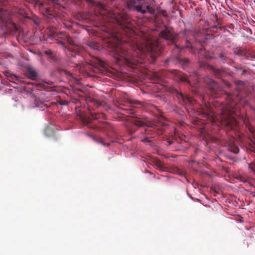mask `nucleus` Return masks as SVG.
<instances>
[{"mask_svg":"<svg viewBox=\"0 0 255 255\" xmlns=\"http://www.w3.org/2000/svg\"><path fill=\"white\" fill-rule=\"evenodd\" d=\"M161 53L158 40L147 39L132 44L128 43L114 47L113 53L117 62L124 63L128 66L141 64L143 59L149 56L153 62Z\"/></svg>","mask_w":255,"mask_h":255,"instance_id":"nucleus-1","label":"nucleus"},{"mask_svg":"<svg viewBox=\"0 0 255 255\" xmlns=\"http://www.w3.org/2000/svg\"><path fill=\"white\" fill-rule=\"evenodd\" d=\"M127 3L129 9L136 11L143 14L148 13L154 15L155 20H157L158 23L162 21V20L158 19L157 14H155V8L149 4H145V0H128Z\"/></svg>","mask_w":255,"mask_h":255,"instance_id":"nucleus-2","label":"nucleus"},{"mask_svg":"<svg viewBox=\"0 0 255 255\" xmlns=\"http://www.w3.org/2000/svg\"><path fill=\"white\" fill-rule=\"evenodd\" d=\"M224 107L221 109L222 124L227 128H234L237 126V122L234 118L232 106Z\"/></svg>","mask_w":255,"mask_h":255,"instance_id":"nucleus-3","label":"nucleus"},{"mask_svg":"<svg viewBox=\"0 0 255 255\" xmlns=\"http://www.w3.org/2000/svg\"><path fill=\"white\" fill-rule=\"evenodd\" d=\"M25 1L29 2L34 3L35 5H38L41 10H42V12L49 18H52L55 17L57 14V12L55 10L54 7L53 6H49L47 5V3L49 4H54L55 1L54 0H47L46 2H40L38 0H25Z\"/></svg>","mask_w":255,"mask_h":255,"instance_id":"nucleus-4","label":"nucleus"},{"mask_svg":"<svg viewBox=\"0 0 255 255\" xmlns=\"http://www.w3.org/2000/svg\"><path fill=\"white\" fill-rule=\"evenodd\" d=\"M175 48L173 50L172 56L166 59L165 62L168 64L181 65L184 68L189 63L190 60L189 59H181L179 54L181 48L177 45H175Z\"/></svg>","mask_w":255,"mask_h":255,"instance_id":"nucleus-5","label":"nucleus"},{"mask_svg":"<svg viewBox=\"0 0 255 255\" xmlns=\"http://www.w3.org/2000/svg\"><path fill=\"white\" fill-rule=\"evenodd\" d=\"M85 69H92L96 73L104 74L106 70V63L97 57H92L88 62L84 65Z\"/></svg>","mask_w":255,"mask_h":255,"instance_id":"nucleus-6","label":"nucleus"},{"mask_svg":"<svg viewBox=\"0 0 255 255\" xmlns=\"http://www.w3.org/2000/svg\"><path fill=\"white\" fill-rule=\"evenodd\" d=\"M172 93L176 95L180 104L190 107L191 108H193V110L196 108V107H195L197 104L196 101L192 97L184 95L182 93L179 92L177 89H173Z\"/></svg>","mask_w":255,"mask_h":255,"instance_id":"nucleus-7","label":"nucleus"},{"mask_svg":"<svg viewBox=\"0 0 255 255\" xmlns=\"http://www.w3.org/2000/svg\"><path fill=\"white\" fill-rule=\"evenodd\" d=\"M128 120L133 125L138 127L147 126V128L145 129V133L147 135L153 134V131L149 128L153 127V125L149 122L142 121L139 118L136 116L131 117L130 119H129Z\"/></svg>","mask_w":255,"mask_h":255,"instance_id":"nucleus-8","label":"nucleus"},{"mask_svg":"<svg viewBox=\"0 0 255 255\" xmlns=\"http://www.w3.org/2000/svg\"><path fill=\"white\" fill-rule=\"evenodd\" d=\"M198 58L200 63V67H205L206 63L204 61L205 60L209 59L216 58L212 55H210L209 52H207L204 47L200 48L198 51Z\"/></svg>","mask_w":255,"mask_h":255,"instance_id":"nucleus-9","label":"nucleus"},{"mask_svg":"<svg viewBox=\"0 0 255 255\" xmlns=\"http://www.w3.org/2000/svg\"><path fill=\"white\" fill-rule=\"evenodd\" d=\"M86 102L87 103V107L88 108V112L90 115L91 118L92 119H98L100 118L101 115L96 113H92L89 107V104L91 103L95 105L96 107H98L100 106L102 104L101 102L96 99H93L91 97H87L86 98Z\"/></svg>","mask_w":255,"mask_h":255,"instance_id":"nucleus-10","label":"nucleus"},{"mask_svg":"<svg viewBox=\"0 0 255 255\" xmlns=\"http://www.w3.org/2000/svg\"><path fill=\"white\" fill-rule=\"evenodd\" d=\"M159 36L167 41L173 43L175 42L177 35L171 30L165 28L160 31Z\"/></svg>","mask_w":255,"mask_h":255,"instance_id":"nucleus-11","label":"nucleus"},{"mask_svg":"<svg viewBox=\"0 0 255 255\" xmlns=\"http://www.w3.org/2000/svg\"><path fill=\"white\" fill-rule=\"evenodd\" d=\"M116 22L122 27H128L129 23V17L126 13H119L116 16Z\"/></svg>","mask_w":255,"mask_h":255,"instance_id":"nucleus-12","label":"nucleus"},{"mask_svg":"<svg viewBox=\"0 0 255 255\" xmlns=\"http://www.w3.org/2000/svg\"><path fill=\"white\" fill-rule=\"evenodd\" d=\"M4 10L5 9L4 7L0 8V22L5 23V26L7 27H9V28L12 31L18 30L16 24L11 20H9L8 21H5V18L3 15V11H4Z\"/></svg>","mask_w":255,"mask_h":255,"instance_id":"nucleus-13","label":"nucleus"},{"mask_svg":"<svg viewBox=\"0 0 255 255\" xmlns=\"http://www.w3.org/2000/svg\"><path fill=\"white\" fill-rule=\"evenodd\" d=\"M10 14L12 16L18 17L19 18H29L25 10L23 8L15 7L11 10Z\"/></svg>","mask_w":255,"mask_h":255,"instance_id":"nucleus-14","label":"nucleus"},{"mask_svg":"<svg viewBox=\"0 0 255 255\" xmlns=\"http://www.w3.org/2000/svg\"><path fill=\"white\" fill-rule=\"evenodd\" d=\"M205 82L208 85V88L215 95L217 94L220 90L218 84L214 80L210 78H207Z\"/></svg>","mask_w":255,"mask_h":255,"instance_id":"nucleus-15","label":"nucleus"},{"mask_svg":"<svg viewBox=\"0 0 255 255\" xmlns=\"http://www.w3.org/2000/svg\"><path fill=\"white\" fill-rule=\"evenodd\" d=\"M190 33L189 31L188 30H184L182 32H181L180 33V34L183 37H184L186 39V47L187 48H189V52L190 53H192L193 54L195 55L196 53V49L192 46L190 43L188 42L187 38L188 34Z\"/></svg>","mask_w":255,"mask_h":255,"instance_id":"nucleus-16","label":"nucleus"},{"mask_svg":"<svg viewBox=\"0 0 255 255\" xmlns=\"http://www.w3.org/2000/svg\"><path fill=\"white\" fill-rule=\"evenodd\" d=\"M211 112L210 106L209 104L204 103L203 106H201L199 110H197L198 115H201L203 117H208Z\"/></svg>","mask_w":255,"mask_h":255,"instance_id":"nucleus-17","label":"nucleus"},{"mask_svg":"<svg viewBox=\"0 0 255 255\" xmlns=\"http://www.w3.org/2000/svg\"><path fill=\"white\" fill-rule=\"evenodd\" d=\"M172 72L174 74L176 75L180 80L183 82H187L190 84V78L187 75L182 73L179 71L173 70Z\"/></svg>","mask_w":255,"mask_h":255,"instance_id":"nucleus-18","label":"nucleus"},{"mask_svg":"<svg viewBox=\"0 0 255 255\" xmlns=\"http://www.w3.org/2000/svg\"><path fill=\"white\" fill-rule=\"evenodd\" d=\"M44 133L46 136L51 137L54 141H57L58 139V136L55 134L53 128L50 127L46 128L45 129Z\"/></svg>","mask_w":255,"mask_h":255,"instance_id":"nucleus-19","label":"nucleus"},{"mask_svg":"<svg viewBox=\"0 0 255 255\" xmlns=\"http://www.w3.org/2000/svg\"><path fill=\"white\" fill-rule=\"evenodd\" d=\"M249 130L252 134L253 144H251L252 150L255 153V128L252 125L249 124L247 125Z\"/></svg>","mask_w":255,"mask_h":255,"instance_id":"nucleus-20","label":"nucleus"},{"mask_svg":"<svg viewBox=\"0 0 255 255\" xmlns=\"http://www.w3.org/2000/svg\"><path fill=\"white\" fill-rule=\"evenodd\" d=\"M209 67L212 72L214 73V74L216 76V77L218 78H221L225 74V72L222 70L216 68L211 66H209Z\"/></svg>","mask_w":255,"mask_h":255,"instance_id":"nucleus-21","label":"nucleus"},{"mask_svg":"<svg viewBox=\"0 0 255 255\" xmlns=\"http://www.w3.org/2000/svg\"><path fill=\"white\" fill-rule=\"evenodd\" d=\"M27 76L32 80H35L37 78V73L32 67H28L27 69Z\"/></svg>","mask_w":255,"mask_h":255,"instance_id":"nucleus-22","label":"nucleus"},{"mask_svg":"<svg viewBox=\"0 0 255 255\" xmlns=\"http://www.w3.org/2000/svg\"><path fill=\"white\" fill-rule=\"evenodd\" d=\"M219 58L224 63L228 62L230 61V59L227 56V54L224 51H222L220 53Z\"/></svg>","mask_w":255,"mask_h":255,"instance_id":"nucleus-23","label":"nucleus"},{"mask_svg":"<svg viewBox=\"0 0 255 255\" xmlns=\"http://www.w3.org/2000/svg\"><path fill=\"white\" fill-rule=\"evenodd\" d=\"M7 77L8 80L11 82L18 84V82L19 81L18 77L15 75L12 74H8V75H7Z\"/></svg>","mask_w":255,"mask_h":255,"instance_id":"nucleus-24","label":"nucleus"},{"mask_svg":"<svg viewBox=\"0 0 255 255\" xmlns=\"http://www.w3.org/2000/svg\"><path fill=\"white\" fill-rule=\"evenodd\" d=\"M96 141L102 144L104 146H109L110 144L109 143H105L104 142V139L101 137H98L96 138Z\"/></svg>","mask_w":255,"mask_h":255,"instance_id":"nucleus-25","label":"nucleus"},{"mask_svg":"<svg viewBox=\"0 0 255 255\" xmlns=\"http://www.w3.org/2000/svg\"><path fill=\"white\" fill-rule=\"evenodd\" d=\"M235 84L237 86L238 90H241L243 89L244 83L241 80H237L235 81Z\"/></svg>","mask_w":255,"mask_h":255,"instance_id":"nucleus-26","label":"nucleus"},{"mask_svg":"<svg viewBox=\"0 0 255 255\" xmlns=\"http://www.w3.org/2000/svg\"><path fill=\"white\" fill-rule=\"evenodd\" d=\"M57 36L59 38L63 39H67V40L68 41L69 40L68 38V35L65 32H63V31L59 32L57 34Z\"/></svg>","mask_w":255,"mask_h":255,"instance_id":"nucleus-27","label":"nucleus"},{"mask_svg":"<svg viewBox=\"0 0 255 255\" xmlns=\"http://www.w3.org/2000/svg\"><path fill=\"white\" fill-rule=\"evenodd\" d=\"M249 171L250 173L255 174V162H252L249 164Z\"/></svg>","mask_w":255,"mask_h":255,"instance_id":"nucleus-28","label":"nucleus"},{"mask_svg":"<svg viewBox=\"0 0 255 255\" xmlns=\"http://www.w3.org/2000/svg\"><path fill=\"white\" fill-rule=\"evenodd\" d=\"M149 137H146L141 139V141L143 142H148L150 144V143H151V141L149 139Z\"/></svg>","mask_w":255,"mask_h":255,"instance_id":"nucleus-29","label":"nucleus"},{"mask_svg":"<svg viewBox=\"0 0 255 255\" xmlns=\"http://www.w3.org/2000/svg\"><path fill=\"white\" fill-rule=\"evenodd\" d=\"M160 13L164 17H167L168 15L166 13V11L165 10H161Z\"/></svg>","mask_w":255,"mask_h":255,"instance_id":"nucleus-30","label":"nucleus"},{"mask_svg":"<svg viewBox=\"0 0 255 255\" xmlns=\"http://www.w3.org/2000/svg\"><path fill=\"white\" fill-rule=\"evenodd\" d=\"M44 53L47 55H52V51L51 50H47L44 51Z\"/></svg>","mask_w":255,"mask_h":255,"instance_id":"nucleus-31","label":"nucleus"},{"mask_svg":"<svg viewBox=\"0 0 255 255\" xmlns=\"http://www.w3.org/2000/svg\"><path fill=\"white\" fill-rule=\"evenodd\" d=\"M128 130L130 134H132L136 131V129L135 128H129Z\"/></svg>","mask_w":255,"mask_h":255,"instance_id":"nucleus-32","label":"nucleus"},{"mask_svg":"<svg viewBox=\"0 0 255 255\" xmlns=\"http://www.w3.org/2000/svg\"><path fill=\"white\" fill-rule=\"evenodd\" d=\"M126 110L127 111V113L130 114H134V113L132 109H126Z\"/></svg>","mask_w":255,"mask_h":255,"instance_id":"nucleus-33","label":"nucleus"},{"mask_svg":"<svg viewBox=\"0 0 255 255\" xmlns=\"http://www.w3.org/2000/svg\"><path fill=\"white\" fill-rule=\"evenodd\" d=\"M235 53L238 55H242L243 51L241 50H238V51H235Z\"/></svg>","mask_w":255,"mask_h":255,"instance_id":"nucleus-34","label":"nucleus"},{"mask_svg":"<svg viewBox=\"0 0 255 255\" xmlns=\"http://www.w3.org/2000/svg\"><path fill=\"white\" fill-rule=\"evenodd\" d=\"M225 84L229 88L231 87V84L227 81H225Z\"/></svg>","mask_w":255,"mask_h":255,"instance_id":"nucleus-35","label":"nucleus"},{"mask_svg":"<svg viewBox=\"0 0 255 255\" xmlns=\"http://www.w3.org/2000/svg\"><path fill=\"white\" fill-rule=\"evenodd\" d=\"M130 103L131 104H135V105H139V103L136 101H130Z\"/></svg>","mask_w":255,"mask_h":255,"instance_id":"nucleus-36","label":"nucleus"},{"mask_svg":"<svg viewBox=\"0 0 255 255\" xmlns=\"http://www.w3.org/2000/svg\"><path fill=\"white\" fill-rule=\"evenodd\" d=\"M41 105H42L41 107L43 108V107H46V108L48 107V106L46 104H45L43 102H42L41 103Z\"/></svg>","mask_w":255,"mask_h":255,"instance_id":"nucleus-37","label":"nucleus"},{"mask_svg":"<svg viewBox=\"0 0 255 255\" xmlns=\"http://www.w3.org/2000/svg\"><path fill=\"white\" fill-rule=\"evenodd\" d=\"M247 73V71L246 70H243L242 71L241 75H245Z\"/></svg>","mask_w":255,"mask_h":255,"instance_id":"nucleus-38","label":"nucleus"},{"mask_svg":"<svg viewBox=\"0 0 255 255\" xmlns=\"http://www.w3.org/2000/svg\"><path fill=\"white\" fill-rule=\"evenodd\" d=\"M77 67L80 71H84V70L82 69V68L81 65H77Z\"/></svg>","mask_w":255,"mask_h":255,"instance_id":"nucleus-39","label":"nucleus"},{"mask_svg":"<svg viewBox=\"0 0 255 255\" xmlns=\"http://www.w3.org/2000/svg\"><path fill=\"white\" fill-rule=\"evenodd\" d=\"M66 74L67 76H72V74L70 72H67L66 71Z\"/></svg>","mask_w":255,"mask_h":255,"instance_id":"nucleus-40","label":"nucleus"},{"mask_svg":"<svg viewBox=\"0 0 255 255\" xmlns=\"http://www.w3.org/2000/svg\"><path fill=\"white\" fill-rule=\"evenodd\" d=\"M80 116L81 117V118H85V117L87 116V115H84L82 114V113L81 114H80Z\"/></svg>","mask_w":255,"mask_h":255,"instance_id":"nucleus-41","label":"nucleus"},{"mask_svg":"<svg viewBox=\"0 0 255 255\" xmlns=\"http://www.w3.org/2000/svg\"><path fill=\"white\" fill-rule=\"evenodd\" d=\"M239 150L238 148H236V150H234L233 152H234V153H238V152H239Z\"/></svg>","mask_w":255,"mask_h":255,"instance_id":"nucleus-42","label":"nucleus"},{"mask_svg":"<svg viewBox=\"0 0 255 255\" xmlns=\"http://www.w3.org/2000/svg\"><path fill=\"white\" fill-rule=\"evenodd\" d=\"M158 166H159V168H162V167H163V166H162V165L161 163H160V162H159V163H158Z\"/></svg>","mask_w":255,"mask_h":255,"instance_id":"nucleus-43","label":"nucleus"},{"mask_svg":"<svg viewBox=\"0 0 255 255\" xmlns=\"http://www.w3.org/2000/svg\"><path fill=\"white\" fill-rule=\"evenodd\" d=\"M60 105H67V102H66V103H64V102H60Z\"/></svg>","mask_w":255,"mask_h":255,"instance_id":"nucleus-44","label":"nucleus"},{"mask_svg":"<svg viewBox=\"0 0 255 255\" xmlns=\"http://www.w3.org/2000/svg\"><path fill=\"white\" fill-rule=\"evenodd\" d=\"M236 69L237 71H242V69L241 68H237V67H236Z\"/></svg>","mask_w":255,"mask_h":255,"instance_id":"nucleus-45","label":"nucleus"},{"mask_svg":"<svg viewBox=\"0 0 255 255\" xmlns=\"http://www.w3.org/2000/svg\"><path fill=\"white\" fill-rule=\"evenodd\" d=\"M60 42V43H61V44H62L63 46H64L65 43H64V42L61 41H60V42Z\"/></svg>","mask_w":255,"mask_h":255,"instance_id":"nucleus-46","label":"nucleus"}]
</instances>
